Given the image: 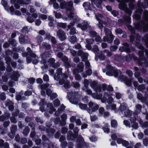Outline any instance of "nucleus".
I'll return each mask as SVG.
<instances>
[{"label": "nucleus", "instance_id": "nucleus-64", "mask_svg": "<svg viewBox=\"0 0 148 148\" xmlns=\"http://www.w3.org/2000/svg\"><path fill=\"white\" fill-rule=\"evenodd\" d=\"M10 124V122L9 121H6L4 122L3 125L5 128H6L9 126Z\"/></svg>", "mask_w": 148, "mask_h": 148}, {"label": "nucleus", "instance_id": "nucleus-63", "mask_svg": "<svg viewBox=\"0 0 148 148\" xmlns=\"http://www.w3.org/2000/svg\"><path fill=\"white\" fill-rule=\"evenodd\" d=\"M3 115L5 117V118L7 119H8L10 117V114L9 112L7 111L5 112L4 114Z\"/></svg>", "mask_w": 148, "mask_h": 148}, {"label": "nucleus", "instance_id": "nucleus-56", "mask_svg": "<svg viewBox=\"0 0 148 148\" xmlns=\"http://www.w3.org/2000/svg\"><path fill=\"white\" fill-rule=\"evenodd\" d=\"M111 125L113 127H116L117 125V121L115 120H112L111 122Z\"/></svg>", "mask_w": 148, "mask_h": 148}, {"label": "nucleus", "instance_id": "nucleus-60", "mask_svg": "<svg viewBox=\"0 0 148 148\" xmlns=\"http://www.w3.org/2000/svg\"><path fill=\"white\" fill-rule=\"evenodd\" d=\"M21 32H22L23 33H24L25 34L28 33L29 32V30L27 27H24L21 30Z\"/></svg>", "mask_w": 148, "mask_h": 148}, {"label": "nucleus", "instance_id": "nucleus-16", "mask_svg": "<svg viewBox=\"0 0 148 148\" xmlns=\"http://www.w3.org/2000/svg\"><path fill=\"white\" fill-rule=\"evenodd\" d=\"M77 148H81L84 145V141L83 137L81 135L77 137Z\"/></svg>", "mask_w": 148, "mask_h": 148}, {"label": "nucleus", "instance_id": "nucleus-58", "mask_svg": "<svg viewBox=\"0 0 148 148\" xmlns=\"http://www.w3.org/2000/svg\"><path fill=\"white\" fill-rule=\"evenodd\" d=\"M66 122V121L61 119H60L59 123V126H62L65 125Z\"/></svg>", "mask_w": 148, "mask_h": 148}, {"label": "nucleus", "instance_id": "nucleus-24", "mask_svg": "<svg viewBox=\"0 0 148 148\" xmlns=\"http://www.w3.org/2000/svg\"><path fill=\"white\" fill-rule=\"evenodd\" d=\"M5 106L8 107L9 110L12 111L14 109V103L10 100L7 101L5 103Z\"/></svg>", "mask_w": 148, "mask_h": 148}, {"label": "nucleus", "instance_id": "nucleus-36", "mask_svg": "<svg viewBox=\"0 0 148 148\" xmlns=\"http://www.w3.org/2000/svg\"><path fill=\"white\" fill-rule=\"evenodd\" d=\"M91 95L94 98H96L97 99H101L102 97V95L101 94L99 93L98 94L97 93H92Z\"/></svg>", "mask_w": 148, "mask_h": 148}, {"label": "nucleus", "instance_id": "nucleus-61", "mask_svg": "<svg viewBox=\"0 0 148 148\" xmlns=\"http://www.w3.org/2000/svg\"><path fill=\"white\" fill-rule=\"evenodd\" d=\"M108 125L107 124H106L104 127L103 128V130L105 132L108 133L109 132V129L108 127Z\"/></svg>", "mask_w": 148, "mask_h": 148}, {"label": "nucleus", "instance_id": "nucleus-8", "mask_svg": "<svg viewBox=\"0 0 148 148\" xmlns=\"http://www.w3.org/2000/svg\"><path fill=\"white\" fill-rule=\"evenodd\" d=\"M110 93L109 92H105L103 97L101 99V101L103 103L105 102L107 100V102L110 105L111 104L113 101V99L110 96Z\"/></svg>", "mask_w": 148, "mask_h": 148}, {"label": "nucleus", "instance_id": "nucleus-9", "mask_svg": "<svg viewBox=\"0 0 148 148\" xmlns=\"http://www.w3.org/2000/svg\"><path fill=\"white\" fill-rule=\"evenodd\" d=\"M68 16L69 17L73 19L74 21L73 22L71 23L70 24L67 26L68 29L67 30L71 28L72 26L74 25L75 22H78L79 21L77 16L75 14L72 12H70Z\"/></svg>", "mask_w": 148, "mask_h": 148}, {"label": "nucleus", "instance_id": "nucleus-10", "mask_svg": "<svg viewBox=\"0 0 148 148\" xmlns=\"http://www.w3.org/2000/svg\"><path fill=\"white\" fill-rule=\"evenodd\" d=\"M10 132L8 133V135L11 138L13 139L17 130V125L14 124L12 125L10 128Z\"/></svg>", "mask_w": 148, "mask_h": 148}, {"label": "nucleus", "instance_id": "nucleus-13", "mask_svg": "<svg viewBox=\"0 0 148 148\" xmlns=\"http://www.w3.org/2000/svg\"><path fill=\"white\" fill-rule=\"evenodd\" d=\"M56 36L61 41L64 40L66 39L65 32L60 29L57 32Z\"/></svg>", "mask_w": 148, "mask_h": 148}, {"label": "nucleus", "instance_id": "nucleus-59", "mask_svg": "<svg viewBox=\"0 0 148 148\" xmlns=\"http://www.w3.org/2000/svg\"><path fill=\"white\" fill-rule=\"evenodd\" d=\"M5 94L4 92L1 93L0 94V98L1 99L2 101H4L6 99Z\"/></svg>", "mask_w": 148, "mask_h": 148}, {"label": "nucleus", "instance_id": "nucleus-50", "mask_svg": "<svg viewBox=\"0 0 148 148\" xmlns=\"http://www.w3.org/2000/svg\"><path fill=\"white\" fill-rule=\"evenodd\" d=\"M127 77L125 76L120 75H119V77H118V79L121 80V81H124L125 82L127 79Z\"/></svg>", "mask_w": 148, "mask_h": 148}, {"label": "nucleus", "instance_id": "nucleus-38", "mask_svg": "<svg viewBox=\"0 0 148 148\" xmlns=\"http://www.w3.org/2000/svg\"><path fill=\"white\" fill-rule=\"evenodd\" d=\"M132 114V112L129 110H126L124 112V115L125 116L127 117H130Z\"/></svg>", "mask_w": 148, "mask_h": 148}, {"label": "nucleus", "instance_id": "nucleus-6", "mask_svg": "<svg viewBox=\"0 0 148 148\" xmlns=\"http://www.w3.org/2000/svg\"><path fill=\"white\" fill-rule=\"evenodd\" d=\"M67 97H68L70 101L74 104H77L78 102V100L77 96L78 95V92L75 91L71 92H67Z\"/></svg>", "mask_w": 148, "mask_h": 148}, {"label": "nucleus", "instance_id": "nucleus-48", "mask_svg": "<svg viewBox=\"0 0 148 148\" xmlns=\"http://www.w3.org/2000/svg\"><path fill=\"white\" fill-rule=\"evenodd\" d=\"M135 45L138 48L141 50H144V47L139 42H136L135 43Z\"/></svg>", "mask_w": 148, "mask_h": 148}, {"label": "nucleus", "instance_id": "nucleus-27", "mask_svg": "<svg viewBox=\"0 0 148 148\" xmlns=\"http://www.w3.org/2000/svg\"><path fill=\"white\" fill-rule=\"evenodd\" d=\"M47 110H49V113L50 114L53 113V112L56 111V109L54 108L52 104L51 103H48L47 106Z\"/></svg>", "mask_w": 148, "mask_h": 148}, {"label": "nucleus", "instance_id": "nucleus-40", "mask_svg": "<svg viewBox=\"0 0 148 148\" xmlns=\"http://www.w3.org/2000/svg\"><path fill=\"white\" fill-rule=\"evenodd\" d=\"M144 51H138V54L139 56V58L141 60H143L145 58V57L144 55Z\"/></svg>", "mask_w": 148, "mask_h": 148}, {"label": "nucleus", "instance_id": "nucleus-28", "mask_svg": "<svg viewBox=\"0 0 148 148\" xmlns=\"http://www.w3.org/2000/svg\"><path fill=\"white\" fill-rule=\"evenodd\" d=\"M20 76V75L17 71H14L12 76V79L15 81L18 80V78Z\"/></svg>", "mask_w": 148, "mask_h": 148}, {"label": "nucleus", "instance_id": "nucleus-12", "mask_svg": "<svg viewBox=\"0 0 148 148\" xmlns=\"http://www.w3.org/2000/svg\"><path fill=\"white\" fill-rule=\"evenodd\" d=\"M123 46L120 47L119 50L121 52L125 51L127 53H130L131 52V49L130 47L129 44L127 42L123 43Z\"/></svg>", "mask_w": 148, "mask_h": 148}, {"label": "nucleus", "instance_id": "nucleus-23", "mask_svg": "<svg viewBox=\"0 0 148 148\" xmlns=\"http://www.w3.org/2000/svg\"><path fill=\"white\" fill-rule=\"evenodd\" d=\"M88 23L85 21H84V23H79L77 25V27H79L83 30H85L87 29L88 27Z\"/></svg>", "mask_w": 148, "mask_h": 148}, {"label": "nucleus", "instance_id": "nucleus-26", "mask_svg": "<svg viewBox=\"0 0 148 148\" xmlns=\"http://www.w3.org/2000/svg\"><path fill=\"white\" fill-rule=\"evenodd\" d=\"M83 5L85 9L86 10L88 9L91 10L92 9L94 8V7L93 6L91 5L90 3L88 2L84 3Z\"/></svg>", "mask_w": 148, "mask_h": 148}, {"label": "nucleus", "instance_id": "nucleus-53", "mask_svg": "<svg viewBox=\"0 0 148 148\" xmlns=\"http://www.w3.org/2000/svg\"><path fill=\"white\" fill-rule=\"evenodd\" d=\"M71 85L75 88H78L80 87V85L78 82H72Z\"/></svg>", "mask_w": 148, "mask_h": 148}, {"label": "nucleus", "instance_id": "nucleus-41", "mask_svg": "<svg viewBox=\"0 0 148 148\" xmlns=\"http://www.w3.org/2000/svg\"><path fill=\"white\" fill-rule=\"evenodd\" d=\"M79 108L82 110H86L88 108L87 105L82 103L78 104Z\"/></svg>", "mask_w": 148, "mask_h": 148}, {"label": "nucleus", "instance_id": "nucleus-44", "mask_svg": "<svg viewBox=\"0 0 148 148\" xmlns=\"http://www.w3.org/2000/svg\"><path fill=\"white\" fill-rule=\"evenodd\" d=\"M132 78L128 79L127 78V79L125 81V84L128 86H131L132 85Z\"/></svg>", "mask_w": 148, "mask_h": 148}, {"label": "nucleus", "instance_id": "nucleus-49", "mask_svg": "<svg viewBox=\"0 0 148 148\" xmlns=\"http://www.w3.org/2000/svg\"><path fill=\"white\" fill-rule=\"evenodd\" d=\"M124 22L129 23L130 21V18L129 16H125L123 18Z\"/></svg>", "mask_w": 148, "mask_h": 148}, {"label": "nucleus", "instance_id": "nucleus-43", "mask_svg": "<svg viewBox=\"0 0 148 148\" xmlns=\"http://www.w3.org/2000/svg\"><path fill=\"white\" fill-rule=\"evenodd\" d=\"M1 3L2 5H3L5 9L7 10H8L9 9V7L7 5V2L5 0H2Z\"/></svg>", "mask_w": 148, "mask_h": 148}, {"label": "nucleus", "instance_id": "nucleus-45", "mask_svg": "<svg viewBox=\"0 0 148 148\" xmlns=\"http://www.w3.org/2000/svg\"><path fill=\"white\" fill-rule=\"evenodd\" d=\"M47 145L48 148H54L55 145L54 144L51 142L50 140L48 141L46 144H45V145Z\"/></svg>", "mask_w": 148, "mask_h": 148}, {"label": "nucleus", "instance_id": "nucleus-17", "mask_svg": "<svg viewBox=\"0 0 148 148\" xmlns=\"http://www.w3.org/2000/svg\"><path fill=\"white\" fill-rule=\"evenodd\" d=\"M103 52L104 51H101L98 54L95 53V59L96 61H97L99 58L101 60H104L105 59L106 57L103 53Z\"/></svg>", "mask_w": 148, "mask_h": 148}, {"label": "nucleus", "instance_id": "nucleus-62", "mask_svg": "<svg viewBox=\"0 0 148 148\" xmlns=\"http://www.w3.org/2000/svg\"><path fill=\"white\" fill-rule=\"evenodd\" d=\"M27 21L29 23H32L34 21V19L32 17L30 16H28L27 18Z\"/></svg>", "mask_w": 148, "mask_h": 148}, {"label": "nucleus", "instance_id": "nucleus-30", "mask_svg": "<svg viewBox=\"0 0 148 148\" xmlns=\"http://www.w3.org/2000/svg\"><path fill=\"white\" fill-rule=\"evenodd\" d=\"M41 138L42 140V142L43 144L45 146L47 142L49 140L48 136L46 135L43 134L42 135Z\"/></svg>", "mask_w": 148, "mask_h": 148}, {"label": "nucleus", "instance_id": "nucleus-21", "mask_svg": "<svg viewBox=\"0 0 148 148\" xmlns=\"http://www.w3.org/2000/svg\"><path fill=\"white\" fill-rule=\"evenodd\" d=\"M56 131V130L53 128H47L46 130L47 135L49 138H51L53 136Z\"/></svg>", "mask_w": 148, "mask_h": 148}, {"label": "nucleus", "instance_id": "nucleus-35", "mask_svg": "<svg viewBox=\"0 0 148 148\" xmlns=\"http://www.w3.org/2000/svg\"><path fill=\"white\" fill-rule=\"evenodd\" d=\"M73 6V2L70 1L66 3V9L67 10L70 11L72 9Z\"/></svg>", "mask_w": 148, "mask_h": 148}, {"label": "nucleus", "instance_id": "nucleus-2", "mask_svg": "<svg viewBox=\"0 0 148 148\" xmlns=\"http://www.w3.org/2000/svg\"><path fill=\"white\" fill-rule=\"evenodd\" d=\"M130 1L129 4V7L132 9H134L135 5L133 4L134 0H123L119 5V8L121 10H124L125 12L128 14L129 15L131 14L132 11L128 9L127 6V5L125 3L126 2Z\"/></svg>", "mask_w": 148, "mask_h": 148}, {"label": "nucleus", "instance_id": "nucleus-51", "mask_svg": "<svg viewBox=\"0 0 148 148\" xmlns=\"http://www.w3.org/2000/svg\"><path fill=\"white\" fill-rule=\"evenodd\" d=\"M36 132L35 130H32L30 134V136L32 138L33 140H35V136H36Z\"/></svg>", "mask_w": 148, "mask_h": 148}, {"label": "nucleus", "instance_id": "nucleus-47", "mask_svg": "<svg viewBox=\"0 0 148 148\" xmlns=\"http://www.w3.org/2000/svg\"><path fill=\"white\" fill-rule=\"evenodd\" d=\"M43 46L48 50L50 49L51 48V45L46 42H43L42 44Z\"/></svg>", "mask_w": 148, "mask_h": 148}, {"label": "nucleus", "instance_id": "nucleus-42", "mask_svg": "<svg viewBox=\"0 0 148 148\" xmlns=\"http://www.w3.org/2000/svg\"><path fill=\"white\" fill-rule=\"evenodd\" d=\"M77 40V38L75 36H73L70 37L69 39V41L72 43L74 44Z\"/></svg>", "mask_w": 148, "mask_h": 148}, {"label": "nucleus", "instance_id": "nucleus-46", "mask_svg": "<svg viewBox=\"0 0 148 148\" xmlns=\"http://www.w3.org/2000/svg\"><path fill=\"white\" fill-rule=\"evenodd\" d=\"M71 85L70 84V83L69 81H66L64 83V87L66 89H69L71 87Z\"/></svg>", "mask_w": 148, "mask_h": 148}, {"label": "nucleus", "instance_id": "nucleus-37", "mask_svg": "<svg viewBox=\"0 0 148 148\" xmlns=\"http://www.w3.org/2000/svg\"><path fill=\"white\" fill-rule=\"evenodd\" d=\"M127 105L125 103H121L119 108V110L121 112H123L126 110Z\"/></svg>", "mask_w": 148, "mask_h": 148}, {"label": "nucleus", "instance_id": "nucleus-32", "mask_svg": "<svg viewBox=\"0 0 148 148\" xmlns=\"http://www.w3.org/2000/svg\"><path fill=\"white\" fill-rule=\"evenodd\" d=\"M8 42L13 47H15L17 45L16 41L14 39L9 38Z\"/></svg>", "mask_w": 148, "mask_h": 148}, {"label": "nucleus", "instance_id": "nucleus-52", "mask_svg": "<svg viewBox=\"0 0 148 148\" xmlns=\"http://www.w3.org/2000/svg\"><path fill=\"white\" fill-rule=\"evenodd\" d=\"M5 60L6 61V63L8 65L10 64L11 61V58L8 56H6L5 58Z\"/></svg>", "mask_w": 148, "mask_h": 148}, {"label": "nucleus", "instance_id": "nucleus-11", "mask_svg": "<svg viewBox=\"0 0 148 148\" xmlns=\"http://www.w3.org/2000/svg\"><path fill=\"white\" fill-rule=\"evenodd\" d=\"M88 105L89 107V108L87 110V111L90 114L95 112L98 110L99 108L98 105L94 104L91 102H90Z\"/></svg>", "mask_w": 148, "mask_h": 148}, {"label": "nucleus", "instance_id": "nucleus-20", "mask_svg": "<svg viewBox=\"0 0 148 148\" xmlns=\"http://www.w3.org/2000/svg\"><path fill=\"white\" fill-rule=\"evenodd\" d=\"M77 137V136L74 134H73L71 131H69L67 133V139L68 140H72Z\"/></svg>", "mask_w": 148, "mask_h": 148}, {"label": "nucleus", "instance_id": "nucleus-14", "mask_svg": "<svg viewBox=\"0 0 148 148\" xmlns=\"http://www.w3.org/2000/svg\"><path fill=\"white\" fill-rule=\"evenodd\" d=\"M51 54L50 52L46 51L44 52L41 56L42 60L41 62L43 64H46L47 60L48 58L51 57Z\"/></svg>", "mask_w": 148, "mask_h": 148}, {"label": "nucleus", "instance_id": "nucleus-31", "mask_svg": "<svg viewBox=\"0 0 148 148\" xmlns=\"http://www.w3.org/2000/svg\"><path fill=\"white\" fill-rule=\"evenodd\" d=\"M136 110L134 112V114L137 115L139 113H140L141 111L142 106L139 104H138L136 105Z\"/></svg>", "mask_w": 148, "mask_h": 148}, {"label": "nucleus", "instance_id": "nucleus-33", "mask_svg": "<svg viewBox=\"0 0 148 148\" xmlns=\"http://www.w3.org/2000/svg\"><path fill=\"white\" fill-rule=\"evenodd\" d=\"M30 131V129L28 126H26L23 130V134L24 136H27Z\"/></svg>", "mask_w": 148, "mask_h": 148}, {"label": "nucleus", "instance_id": "nucleus-22", "mask_svg": "<svg viewBox=\"0 0 148 148\" xmlns=\"http://www.w3.org/2000/svg\"><path fill=\"white\" fill-rule=\"evenodd\" d=\"M114 37L113 36H106L103 37V40L104 42L111 43L113 41Z\"/></svg>", "mask_w": 148, "mask_h": 148}, {"label": "nucleus", "instance_id": "nucleus-18", "mask_svg": "<svg viewBox=\"0 0 148 148\" xmlns=\"http://www.w3.org/2000/svg\"><path fill=\"white\" fill-rule=\"evenodd\" d=\"M91 87L94 89L96 92H100L101 90V87L98 85L97 83L93 81L90 83Z\"/></svg>", "mask_w": 148, "mask_h": 148}, {"label": "nucleus", "instance_id": "nucleus-39", "mask_svg": "<svg viewBox=\"0 0 148 148\" xmlns=\"http://www.w3.org/2000/svg\"><path fill=\"white\" fill-rule=\"evenodd\" d=\"M84 64L83 62H81L79 63L77 65L78 69L80 71V72H82L83 71L84 68Z\"/></svg>", "mask_w": 148, "mask_h": 148}, {"label": "nucleus", "instance_id": "nucleus-57", "mask_svg": "<svg viewBox=\"0 0 148 148\" xmlns=\"http://www.w3.org/2000/svg\"><path fill=\"white\" fill-rule=\"evenodd\" d=\"M92 50L95 54L96 53L98 54L97 52L99 51V49L97 46L96 45H94L92 49Z\"/></svg>", "mask_w": 148, "mask_h": 148}, {"label": "nucleus", "instance_id": "nucleus-19", "mask_svg": "<svg viewBox=\"0 0 148 148\" xmlns=\"http://www.w3.org/2000/svg\"><path fill=\"white\" fill-rule=\"evenodd\" d=\"M78 56H81L83 61H86L87 59L88 54L87 53L84 52L82 51L79 50L78 51Z\"/></svg>", "mask_w": 148, "mask_h": 148}, {"label": "nucleus", "instance_id": "nucleus-1", "mask_svg": "<svg viewBox=\"0 0 148 148\" xmlns=\"http://www.w3.org/2000/svg\"><path fill=\"white\" fill-rule=\"evenodd\" d=\"M143 20L141 21V24L138 23L135 26L139 30L146 32L148 30V11L145 10L143 13Z\"/></svg>", "mask_w": 148, "mask_h": 148}, {"label": "nucleus", "instance_id": "nucleus-34", "mask_svg": "<svg viewBox=\"0 0 148 148\" xmlns=\"http://www.w3.org/2000/svg\"><path fill=\"white\" fill-rule=\"evenodd\" d=\"M104 32L105 33L106 36H113L112 34L111 29L108 27H104Z\"/></svg>", "mask_w": 148, "mask_h": 148}, {"label": "nucleus", "instance_id": "nucleus-15", "mask_svg": "<svg viewBox=\"0 0 148 148\" xmlns=\"http://www.w3.org/2000/svg\"><path fill=\"white\" fill-rule=\"evenodd\" d=\"M19 41L21 44H25L29 42L30 40L28 37L25 36L21 34L19 37Z\"/></svg>", "mask_w": 148, "mask_h": 148}, {"label": "nucleus", "instance_id": "nucleus-7", "mask_svg": "<svg viewBox=\"0 0 148 148\" xmlns=\"http://www.w3.org/2000/svg\"><path fill=\"white\" fill-rule=\"evenodd\" d=\"M107 68V71L106 72L107 75L110 76H113L116 77L118 76L119 72L115 68H114L110 65H108Z\"/></svg>", "mask_w": 148, "mask_h": 148}, {"label": "nucleus", "instance_id": "nucleus-25", "mask_svg": "<svg viewBox=\"0 0 148 148\" xmlns=\"http://www.w3.org/2000/svg\"><path fill=\"white\" fill-rule=\"evenodd\" d=\"M102 0H91L92 4H95L96 7L99 8L101 9L102 7L101 4L102 3Z\"/></svg>", "mask_w": 148, "mask_h": 148}, {"label": "nucleus", "instance_id": "nucleus-55", "mask_svg": "<svg viewBox=\"0 0 148 148\" xmlns=\"http://www.w3.org/2000/svg\"><path fill=\"white\" fill-rule=\"evenodd\" d=\"M28 126L31 128L32 130H35L36 124L33 122H30L28 124Z\"/></svg>", "mask_w": 148, "mask_h": 148}, {"label": "nucleus", "instance_id": "nucleus-54", "mask_svg": "<svg viewBox=\"0 0 148 148\" xmlns=\"http://www.w3.org/2000/svg\"><path fill=\"white\" fill-rule=\"evenodd\" d=\"M35 120L38 123L42 124L43 123V121L41 118L37 116L35 118Z\"/></svg>", "mask_w": 148, "mask_h": 148}, {"label": "nucleus", "instance_id": "nucleus-29", "mask_svg": "<svg viewBox=\"0 0 148 148\" xmlns=\"http://www.w3.org/2000/svg\"><path fill=\"white\" fill-rule=\"evenodd\" d=\"M117 141L118 143H121L123 146L125 147H127L129 144V143L128 141L125 140H124L121 138L118 139Z\"/></svg>", "mask_w": 148, "mask_h": 148}, {"label": "nucleus", "instance_id": "nucleus-3", "mask_svg": "<svg viewBox=\"0 0 148 148\" xmlns=\"http://www.w3.org/2000/svg\"><path fill=\"white\" fill-rule=\"evenodd\" d=\"M57 56L64 62L63 65L65 68L68 69L70 68L72 66L71 61L69 60L68 58L66 56L64 55L63 53L62 52H58Z\"/></svg>", "mask_w": 148, "mask_h": 148}, {"label": "nucleus", "instance_id": "nucleus-5", "mask_svg": "<svg viewBox=\"0 0 148 148\" xmlns=\"http://www.w3.org/2000/svg\"><path fill=\"white\" fill-rule=\"evenodd\" d=\"M145 3H142L141 6L139 4V8L135 11L136 14H135V16L136 20H139L141 18L140 15L141 14L143 11V10L141 7L145 8L147 7V6H148V0H145Z\"/></svg>", "mask_w": 148, "mask_h": 148}, {"label": "nucleus", "instance_id": "nucleus-4", "mask_svg": "<svg viewBox=\"0 0 148 148\" xmlns=\"http://www.w3.org/2000/svg\"><path fill=\"white\" fill-rule=\"evenodd\" d=\"M27 50V52L22 53V55L23 57H26L27 62L28 64L32 61L31 58H35L36 57V56L29 47H28Z\"/></svg>", "mask_w": 148, "mask_h": 148}]
</instances>
